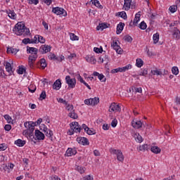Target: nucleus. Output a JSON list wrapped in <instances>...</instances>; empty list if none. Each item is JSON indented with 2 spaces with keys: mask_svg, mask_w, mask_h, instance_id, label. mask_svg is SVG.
Listing matches in <instances>:
<instances>
[{
  "mask_svg": "<svg viewBox=\"0 0 180 180\" xmlns=\"http://www.w3.org/2000/svg\"><path fill=\"white\" fill-rule=\"evenodd\" d=\"M151 74L153 75H160L161 77V75H162V72L161 71V69H155L151 70Z\"/></svg>",
  "mask_w": 180,
  "mask_h": 180,
  "instance_id": "72a5a7b5",
  "label": "nucleus"
},
{
  "mask_svg": "<svg viewBox=\"0 0 180 180\" xmlns=\"http://www.w3.org/2000/svg\"><path fill=\"white\" fill-rule=\"evenodd\" d=\"M124 40L125 41H128L129 43L133 41V38H131V37L127 35L124 37Z\"/></svg>",
  "mask_w": 180,
  "mask_h": 180,
  "instance_id": "bf43d9fd",
  "label": "nucleus"
},
{
  "mask_svg": "<svg viewBox=\"0 0 180 180\" xmlns=\"http://www.w3.org/2000/svg\"><path fill=\"white\" fill-rule=\"evenodd\" d=\"M48 58H49V60H56V61H57V60H58V57H56V54H54V53H50L48 56Z\"/></svg>",
  "mask_w": 180,
  "mask_h": 180,
  "instance_id": "de8ad7c7",
  "label": "nucleus"
},
{
  "mask_svg": "<svg viewBox=\"0 0 180 180\" xmlns=\"http://www.w3.org/2000/svg\"><path fill=\"white\" fill-rule=\"evenodd\" d=\"M172 72L174 75H178L179 74V69H178V67L174 66L172 68Z\"/></svg>",
  "mask_w": 180,
  "mask_h": 180,
  "instance_id": "49530a36",
  "label": "nucleus"
},
{
  "mask_svg": "<svg viewBox=\"0 0 180 180\" xmlns=\"http://www.w3.org/2000/svg\"><path fill=\"white\" fill-rule=\"evenodd\" d=\"M110 153H111V154L117 155V161H120V162H123V161H124V156L123 155V153L122 152V150L111 148L110 150Z\"/></svg>",
  "mask_w": 180,
  "mask_h": 180,
  "instance_id": "39448f33",
  "label": "nucleus"
},
{
  "mask_svg": "<svg viewBox=\"0 0 180 180\" xmlns=\"http://www.w3.org/2000/svg\"><path fill=\"white\" fill-rule=\"evenodd\" d=\"M81 131V127L78 124V122H73L70 124V129L69 130L70 136H72L74 133H79Z\"/></svg>",
  "mask_w": 180,
  "mask_h": 180,
  "instance_id": "20e7f679",
  "label": "nucleus"
},
{
  "mask_svg": "<svg viewBox=\"0 0 180 180\" xmlns=\"http://www.w3.org/2000/svg\"><path fill=\"white\" fill-rule=\"evenodd\" d=\"M94 51L95 53H96L97 54H99V53H102V51H103V49L102 48L99 49L98 47H94Z\"/></svg>",
  "mask_w": 180,
  "mask_h": 180,
  "instance_id": "680f3d73",
  "label": "nucleus"
},
{
  "mask_svg": "<svg viewBox=\"0 0 180 180\" xmlns=\"http://www.w3.org/2000/svg\"><path fill=\"white\" fill-rule=\"evenodd\" d=\"M39 63H40L41 68H42V70H44V68H46L47 67V63H46V59L41 58L40 60Z\"/></svg>",
  "mask_w": 180,
  "mask_h": 180,
  "instance_id": "c9c22d12",
  "label": "nucleus"
},
{
  "mask_svg": "<svg viewBox=\"0 0 180 180\" xmlns=\"http://www.w3.org/2000/svg\"><path fill=\"white\" fill-rule=\"evenodd\" d=\"M13 168H15V165L13 163H8L4 167V170L7 171V172L9 174L10 172H12V171H13Z\"/></svg>",
  "mask_w": 180,
  "mask_h": 180,
  "instance_id": "412c9836",
  "label": "nucleus"
},
{
  "mask_svg": "<svg viewBox=\"0 0 180 180\" xmlns=\"http://www.w3.org/2000/svg\"><path fill=\"white\" fill-rule=\"evenodd\" d=\"M172 36L174 39H176V40H179L180 39V31L178 28L174 27L172 30Z\"/></svg>",
  "mask_w": 180,
  "mask_h": 180,
  "instance_id": "6ab92c4d",
  "label": "nucleus"
},
{
  "mask_svg": "<svg viewBox=\"0 0 180 180\" xmlns=\"http://www.w3.org/2000/svg\"><path fill=\"white\" fill-rule=\"evenodd\" d=\"M85 59L87 63H90V64H96V59L92 56H86Z\"/></svg>",
  "mask_w": 180,
  "mask_h": 180,
  "instance_id": "b1692460",
  "label": "nucleus"
},
{
  "mask_svg": "<svg viewBox=\"0 0 180 180\" xmlns=\"http://www.w3.org/2000/svg\"><path fill=\"white\" fill-rule=\"evenodd\" d=\"M69 35L70 37V40H72V41L79 40V37L78 36L75 35V34H74V33H70Z\"/></svg>",
  "mask_w": 180,
  "mask_h": 180,
  "instance_id": "e433bc0d",
  "label": "nucleus"
},
{
  "mask_svg": "<svg viewBox=\"0 0 180 180\" xmlns=\"http://www.w3.org/2000/svg\"><path fill=\"white\" fill-rule=\"evenodd\" d=\"M91 3L92 5H94V6H96V8H98L99 9H103V6L101 5V2L98 0H91Z\"/></svg>",
  "mask_w": 180,
  "mask_h": 180,
  "instance_id": "7c9ffc66",
  "label": "nucleus"
},
{
  "mask_svg": "<svg viewBox=\"0 0 180 180\" xmlns=\"http://www.w3.org/2000/svg\"><path fill=\"white\" fill-rule=\"evenodd\" d=\"M112 127H116L117 126V120L114 119L111 122Z\"/></svg>",
  "mask_w": 180,
  "mask_h": 180,
  "instance_id": "338daca9",
  "label": "nucleus"
},
{
  "mask_svg": "<svg viewBox=\"0 0 180 180\" xmlns=\"http://www.w3.org/2000/svg\"><path fill=\"white\" fill-rule=\"evenodd\" d=\"M119 40L114 39L111 44V47L116 51L117 54H122L123 53V49L119 45Z\"/></svg>",
  "mask_w": 180,
  "mask_h": 180,
  "instance_id": "423d86ee",
  "label": "nucleus"
},
{
  "mask_svg": "<svg viewBox=\"0 0 180 180\" xmlns=\"http://www.w3.org/2000/svg\"><path fill=\"white\" fill-rule=\"evenodd\" d=\"M29 5H37L39 4V0H27Z\"/></svg>",
  "mask_w": 180,
  "mask_h": 180,
  "instance_id": "6e6d98bb",
  "label": "nucleus"
},
{
  "mask_svg": "<svg viewBox=\"0 0 180 180\" xmlns=\"http://www.w3.org/2000/svg\"><path fill=\"white\" fill-rule=\"evenodd\" d=\"M18 51H19V49H15V48H12V47L7 48L8 54L16 55V54H18Z\"/></svg>",
  "mask_w": 180,
  "mask_h": 180,
  "instance_id": "cd10ccee",
  "label": "nucleus"
},
{
  "mask_svg": "<svg viewBox=\"0 0 180 180\" xmlns=\"http://www.w3.org/2000/svg\"><path fill=\"white\" fill-rule=\"evenodd\" d=\"M122 68V72H126V71H129V70H131L132 65L131 64H128L126 66H124Z\"/></svg>",
  "mask_w": 180,
  "mask_h": 180,
  "instance_id": "a18cd8bd",
  "label": "nucleus"
},
{
  "mask_svg": "<svg viewBox=\"0 0 180 180\" xmlns=\"http://www.w3.org/2000/svg\"><path fill=\"white\" fill-rule=\"evenodd\" d=\"M150 151L153 153V154H160V153H161V148L158 146H152L150 148Z\"/></svg>",
  "mask_w": 180,
  "mask_h": 180,
  "instance_id": "2f4dec72",
  "label": "nucleus"
},
{
  "mask_svg": "<svg viewBox=\"0 0 180 180\" xmlns=\"http://www.w3.org/2000/svg\"><path fill=\"white\" fill-rule=\"evenodd\" d=\"M14 144L17 146V147H24L26 144V141L22 139H17L15 141Z\"/></svg>",
  "mask_w": 180,
  "mask_h": 180,
  "instance_id": "4be33fe9",
  "label": "nucleus"
},
{
  "mask_svg": "<svg viewBox=\"0 0 180 180\" xmlns=\"http://www.w3.org/2000/svg\"><path fill=\"white\" fill-rule=\"evenodd\" d=\"M76 170L79 172V174H85L86 168L82 166H77Z\"/></svg>",
  "mask_w": 180,
  "mask_h": 180,
  "instance_id": "ea45409f",
  "label": "nucleus"
},
{
  "mask_svg": "<svg viewBox=\"0 0 180 180\" xmlns=\"http://www.w3.org/2000/svg\"><path fill=\"white\" fill-rule=\"evenodd\" d=\"M123 29H124V23L120 22L117 25V31H116L117 34H120V33L123 32Z\"/></svg>",
  "mask_w": 180,
  "mask_h": 180,
  "instance_id": "393cba45",
  "label": "nucleus"
},
{
  "mask_svg": "<svg viewBox=\"0 0 180 180\" xmlns=\"http://www.w3.org/2000/svg\"><path fill=\"white\" fill-rule=\"evenodd\" d=\"M25 71H26V70L25 69V67H23L22 65V66H20L17 72L18 74H19L20 75H22L23 72H25Z\"/></svg>",
  "mask_w": 180,
  "mask_h": 180,
  "instance_id": "09e8293b",
  "label": "nucleus"
},
{
  "mask_svg": "<svg viewBox=\"0 0 180 180\" xmlns=\"http://www.w3.org/2000/svg\"><path fill=\"white\" fill-rule=\"evenodd\" d=\"M22 43L23 44H32V39L29 38H25L24 39H22Z\"/></svg>",
  "mask_w": 180,
  "mask_h": 180,
  "instance_id": "5fc2aeb1",
  "label": "nucleus"
},
{
  "mask_svg": "<svg viewBox=\"0 0 180 180\" xmlns=\"http://www.w3.org/2000/svg\"><path fill=\"white\" fill-rule=\"evenodd\" d=\"M93 75L94 77H98L99 81H101V82H106V77H105V75H103V74H99V72H94L93 73Z\"/></svg>",
  "mask_w": 180,
  "mask_h": 180,
  "instance_id": "a211bd4d",
  "label": "nucleus"
},
{
  "mask_svg": "<svg viewBox=\"0 0 180 180\" xmlns=\"http://www.w3.org/2000/svg\"><path fill=\"white\" fill-rule=\"evenodd\" d=\"M8 148V146H6V144L1 143L0 144V151H5Z\"/></svg>",
  "mask_w": 180,
  "mask_h": 180,
  "instance_id": "e2e57ef3",
  "label": "nucleus"
},
{
  "mask_svg": "<svg viewBox=\"0 0 180 180\" xmlns=\"http://www.w3.org/2000/svg\"><path fill=\"white\" fill-rule=\"evenodd\" d=\"M147 148H148V145L143 144L142 146H140L138 148L139 151H146L147 150Z\"/></svg>",
  "mask_w": 180,
  "mask_h": 180,
  "instance_id": "c03bdc74",
  "label": "nucleus"
},
{
  "mask_svg": "<svg viewBox=\"0 0 180 180\" xmlns=\"http://www.w3.org/2000/svg\"><path fill=\"white\" fill-rule=\"evenodd\" d=\"M178 9V7L176 6H171L169 8V10L170 11V12L172 13H175V12H176Z\"/></svg>",
  "mask_w": 180,
  "mask_h": 180,
  "instance_id": "603ef678",
  "label": "nucleus"
},
{
  "mask_svg": "<svg viewBox=\"0 0 180 180\" xmlns=\"http://www.w3.org/2000/svg\"><path fill=\"white\" fill-rule=\"evenodd\" d=\"M43 131L45 133L46 137H53V131L50 130L46 127H44Z\"/></svg>",
  "mask_w": 180,
  "mask_h": 180,
  "instance_id": "bb28decb",
  "label": "nucleus"
},
{
  "mask_svg": "<svg viewBox=\"0 0 180 180\" xmlns=\"http://www.w3.org/2000/svg\"><path fill=\"white\" fill-rule=\"evenodd\" d=\"M122 110V108L119 106L118 104L116 103H112L109 107L108 112H110L111 113H116V112H120Z\"/></svg>",
  "mask_w": 180,
  "mask_h": 180,
  "instance_id": "1a4fd4ad",
  "label": "nucleus"
},
{
  "mask_svg": "<svg viewBox=\"0 0 180 180\" xmlns=\"http://www.w3.org/2000/svg\"><path fill=\"white\" fill-rule=\"evenodd\" d=\"M12 129V126L11 124H6L4 127V130H6V131H10Z\"/></svg>",
  "mask_w": 180,
  "mask_h": 180,
  "instance_id": "69168bd1",
  "label": "nucleus"
},
{
  "mask_svg": "<svg viewBox=\"0 0 180 180\" xmlns=\"http://www.w3.org/2000/svg\"><path fill=\"white\" fill-rule=\"evenodd\" d=\"M135 65L138 68H141L144 65V61L141 58H136Z\"/></svg>",
  "mask_w": 180,
  "mask_h": 180,
  "instance_id": "c756f323",
  "label": "nucleus"
},
{
  "mask_svg": "<svg viewBox=\"0 0 180 180\" xmlns=\"http://www.w3.org/2000/svg\"><path fill=\"white\" fill-rule=\"evenodd\" d=\"M119 16L124 19V20H126L127 19V14L124 11H121L119 13Z\"/></svg>",
  "mask_w": 180,
  "mask_h": 180,
  "instance_id": "3c124183",
  "label": "nucleus"
},
{
  "mask_svg": "<svg viewBox=\"0 0 180 180\" xmlns=\"http://www.w3.org/2000/svg\"><path fill=\"white\" fill-rule=\"evenodd\" d=\"M153 44H157V43L160 41V34H158V32L154 34L153 36Z\"/></svg>",
  "mask_w": 180,
  "mask_h": 180,
  "instance_id": "f704fd0d",
  "label": "nucleus"
},
{
  "mask_svg": "<svg viewBox=\"0 0 180 180\" xmlns=\"http://www.w3.org/2000/svg\"><path fill=\"white\" fill-rule=\"evenodd\" d=\"M24 126L28 130H34V126H36V123L33 122H27L24 123Z\"/></svg>",
  "mask_w": 180,
  "mask_h": 180,
  "instance_id": "2eb2a0df",
  "label": "nucleus"
},
{
  "mask_svg": "<svg viewBox=\"0 0 180 180\" xmlns=\"http://www.w3.org/2000/svg\"><path fill=\"white\" fill-rule=\"evenodd\" d=\"M52 86L53 89L60 91L61 89V80L60 79H56Z\"/></svg>",
  "mask_w": 180,
  "mask_h": 180,
  "instance_id": "dca6fc26",
  "label": "nucleus"
},
{
  "mask_svg": "<svg viewBox=\"0 0 180 180\" xmlns=\"http://www.w3.org/2000/svg\"><path fill=\"white\" fill-rule=\"evenodd\" d=\"M4 117L7 123H13V120H12V117L9 115H5Z\"/></svg>",
  "mask_w": 180,
  "mask_h": 180,
  "instance_id": "37998d69",
  "label": "nucleus"
},
{
  "mask_svg": "<svg viewBox=\"0 0 180 180\" xmlns=\"http://www.w3.org/2000/svg\"><path fill=\"white\" fill-rule=\"evenodd\" d=\"M148 74V70L147 69H141L139 72V75L141 77H146Z\"/></svg>",
  "mask_w": 180,
  "mask_h": 180,
  "instance_id": "79ce46f5",
  "label": "nucleus"
},
{
  "mask_svg": "<svg viewBox=\"0 0 180 180\" xmlns=\"http://www.w3.org/2000/svg\"><path fill=\"white\" fill-rule=\"evenodd\" d=\"M98 102L99 98L98 97L90 98L84 100V104L88 106H96V105H98Z\"/></svg>",
  "mask_w": 180,
  "mask_h": 180,
  "instance_id": "0eeeda50",
  "label": "nucleus"
},
{
  "mask_svg": "<svg viewBox=\"0 0 180 180\" xmlns=\"http://www.w3.org/2000/svg\"><path fill=\"white\" fill-rule=\"evenodd\" d=\"M110 128V126H109V124H104L103 125V130H109Z\"/></svg>",
  "mask_w": 180,
  "mask_h": 180,
  "instance_id": "774afa93",
  "label": "nucleus"
},
{
  "mask_svg": "<svg viewBox=\"0 0 180 180\" xmlns=\"http://www.w3.org/2000/svg\"><path fill=\"white\" fill-rule=\"evenodd\" d=\"M82 128L84 129V131H86L87 133V134H89V135L94 134V131H92V129H90L89 127H88V126H86V124H83L82 125Z\"/></svg>",
  "mask_w": 180,
  "mask_h": 180,
  "instance_id": "c85d7f7f",
  "label": "nucleus"
},
{
  "mask_svg": "<svg viewBox=\"0 0 180 180\" xmlns=\"http://www.w3.org/2000/svg\"><path fill=\"white\" fill-rule=\"evenodd\" d=\"M131 6V0H124V11H129Z\"/></svg>",
  "mask_w": 180,
  "mask_h": 180,
  "instance_id": "aec40b11",
  "label": "nucleus"
},
{
  "mask_svg": "<svg viewBox=\"0 0 180 180\" xmlns=\"http://www.w3.org/2000/svg\"><path fill=\"white\" fill-rule=\"evenodd\" d=\"M108 23L106 22H102L100 23L97 27H96V30H105V29H108Z\"/></svg>",
  "mask_w": 180,
  "mask_h": 180,
  "instance_id": "a878e982",
  "label": "nucleus"
},
{
  "mask_svg": "<svg viewBox=\"0 0 180 180\" xmlns=\"http://www.w3.org/2000/svg\"><path fill=\"white\" fill-rule=\"evenodd\" d=\"M67 110H68L69 113H70V112H73L74 111V105H68L66 107Z\"/></svg>",
  "mask_w": 180,
  "mask_h": 180,
  "instance_id": "052dcab7",
  "label": "nucleus"
},
{
  "mask_svg": "<svg viewBox=\"0 0 180 180\" xmlns=\"http://www.w3.org/2000/svg\"><path fill=\"white\" fill-rule=\"evenodd\" d=\"M139 28L141 30H146V29H147V24L146 22H144V21H142L140 24H139Z\"/></svg>",
  "mask_w": 180,
  "mask_h": 180,
  "instance_id": "8fccbe9b",
  "label": "nucleus"
},
{
  "mask_svg": "<svg viewBox=\"0 0 180 180\" xmlns=\"http://www.w3.org/2000/svg\"><path fill=\"white\" fill-rule=\"evenodd\" d=\"M77 141L82 146H89V141L85 137H78Z\"/></svg>",
  "mask_w": 180,
  "mask_h": 180,
  "instance_id": "ddd939ff",
  "label": "nucleus"
},
{
  "mask_svg": "<svg viewBox=\"0 0 180 180\" xmlns=\"http://www.w3.org/2000/svg\"><path fill=\"white\" fill-rule=\"evenodd\" d=\"M69 117H71V119H78V114L73 110L69 112Z\"/></svg>",
  "mask_w": 180,
  "mask_h": 180,
  "instance_id": "58836bf2",
  "label": "nucleus"
},
{
  "mask_svg": "<svg viewBox=\"0 0 180 180\" xmlns=\"http://www.w3.org/2000/svg\"><path fill=\"white\" fill-rule=\"evenodd\" d=\"M52 12L56 15H62V16H67V11H65L63 8L54 7L52 8Z\"/></svg>",
  "mask_w": 180,
  "mask_h": 180,
  "instance_id": "6e6552de",
  "label": "nucleus"
},
{
  "mask_svg": "<svg viewBox=\"0 0 180 180\" xmlns=\"http://www.w3.org/2000/svg\"><path fill=\"white\" fill-rule=\"evenodd\" d=\"M32 44H39V34H37L31 39Z\"/></svg>",
  "mask_w": 180,
  "mask_h": 180,
  "instance_id": "a19ab883",
  "label": "nucleus"
},
{
  "mask_svg": "<svg viewBox=\"0 0 180 180\" xmlns=\"http://www.w3.org/2000/svg\"><path fill=\"white\" fill-rule=\"evenodd\" d=\"M77 155V148H68L65 152V157H72L73 155Z\"/></svg>",
  "mask_w": 180,
  "mask_h": 180,
  "instance_id": "9b49d317",
  "label": "nucleus"
},
{
  "mask_svg": "<svg viewBox=\"0 0 180 180\" xmlns=\"http://www.w3.org/2000/svg\"><path fill=\"white\" fill-rule=\"evenodd\" d=\"M6 70L7 72H8L9 75H12V74H13V68H12V64H11V63H6Z\"/></svg>",
  "mask_w": 180,
  "mask_h": 180,
  "instance_id": "5701e85b",
  "label": "nucleus"
},
{
  "mask_svg": "<svg viewBox=\"0 0 180 180\" xmlns=\"http://www.w3.org/2000/svg\"><path fill=\"white\" fill-rule=\"evenodd\" d=\"M13 32L17 36H29L30 34V30L26 27L25 23L18 22L13 29Z\"/></svg>",
  "mask_w": 180,
  "mask_h": 180,
  "instance_id": "f03ea898",
  "label": "nucleus"
},
{
  "mask_svg": "<svg viewBox=\"0 0 180 180\" xmlns=\"http://www.w3.org/2000/svg\"><path fill=\"white\" fill-rule=\"evenodd\" d=\"M134 137L137 143H143V137L141 136L140 134L135 133Z\"/></svg>",
  "mask_w": 180,
  "mask_h": 180,
  "instance_id": "473e14b6",
  "label": "nucleus"
},
{
  "mask_svg": "<svg viewBox=\"0 0 180 180\" xmlns=\"http://www.w3.org/2000/svg\"><path fill=\"white\" fill-rule=\"evenodd\" d=\"M6 13H7L8 18H10V19H12L13 20H15V19H16L18 16L15 11L11 9L6 10Z\"/></svg>",
  "mask_w": 180,
  "mask_h": 180,
  "instance_id": "4468645a",
  "label": "nucleus"
},
{
  "mask_svg": "<svg viewBox=\"0 0 180 180\" xmlns=\"http://www.w3.org/2000/svg\"><path fill=\"white\" fill-rule=\"evenodd\" d=\"M29 91L31 92V94H34V92L36 91V86L30 85L28 87Z\"/></svg>",
  "mask_w": 180,
  "mask_h": 180,
  "instance_id": "13d9d810",
  "label": "nucleus"
},
{
  "mask_svg": "<svg viewBox=\"0 0 180 180\" xmlns=\"http://www.w3.org/2000/svg\"><path fill=\"white\" fill-rule=\"evenodd\" d=\"M39 51H41V54H47V53L51 51V46L46 44L41 45L39 48Z\"/></svg>",
  "mask_w": 180,
  "mask_h": 180,
  "instance_id": "9d476101",
  "label": "nucleus"
},
{
  "mask_svg": "<svg viewBox=\"0 0 180 180\" xmlns=\"http://www.w3.org/2000/svg\"><path fill=\"white\" fill-rule=\"evenodd\" d=\"M37 53H39V49L37 48L27 46V54H30L28 57V65L31 68H34V63H36V60L39 57Z\"/></svg>",
  "mask_w": 180,
  "mask_h": 180,
  "instance_id": "f257e3e1",
  "label": "nucleus"
},
{
  "mask_svg": "<svg viewBox=\"0 0 180 180\" xmlns=\"http://www.w3.org/2000/svg\"><path fill=\"white\" fill-rule=\"evenodd\" d=\"M131 125L134 127V129H140L141 126H143V123H141V121L138 120H134L131 122Z\"/></svg>",
  "mask_w": 180,
  "mask_h": 180,
  "instance_id": "f3484780",
  "label": "nucleus"
},
{
  "mask_svg": "<svg viewBox=\"0 0 180 180\" xmlns=\"http://www.w3.org/2000/svg\"><path fill=\"white\" fill-rule=\"evenodd\" d=\"M47 95L46 94V91H42L40 96H39V98L41 101H43L44 99H46Z\"/></svg>",
  "mask_w": 180,
  "mask_h": 180,
  "instance_id": "4d7b16f0",
  "label": "nucleus"
},
{
  "mask_svg": "<svg viewBox=\"0 0 180 180\" xmlns=\"http://www.w3.org/2000/svg\"><path fill=\"white\" fill-rule=\"evenodd\" d=\"M82 180H94V176L91 175H86L82 178Z\"/></svg>",
  "mask_w": 180,
  "mask_h": 180,
  "instance_id": "0e129e2a",
  "label": "nucleus"
},
{
  "mask_svg": "<svg viewBox=\"0 0 180 180\" xmlns=\"http://www.w3.org/2000/svg\"><path fill=\"white\" fill-rule=\"evenodd\" d=\"M38 43L44 44V43H46V39H44V37H41V35H38Z\"/></svg>",
  "mask_w": 180,
  "mask_h": 180,
  "instance_id": "864d4df0",
  "label": "nucleus"
},
{
  "mask_svg": "<svg viewBox=\"0 0 180 180\" xmlns=\"http://www.w3.org/2000/svg\"><path fill=\"white\" fill-rule=\"evenodd\" d=\"M34 136H35L36 140H39V141L44 140V139L46 138V136H44V134H43V132L40 131V130L39 129L35 130Z\"/></svg>",
  "mask_w": 180,
  "mask_h": 180,
  "instance_id": "f8f14e48",
  "label": "nucleus"
},
{
  "mask_svg": "<svg viewBox=\"0 0 180 180\" xmlns=\"http://www.w3.org/2000/svg\"><path fill=\"white\" fill-rule=\"evenodd\" d=\"M65 79L68 86V89H74L75 88L77 85V79L75 78H71V76L67 75Z\"/></svg>",
  "mask_w": 180,
  "mask_h": 180,
  "instance_id": "7ed1b4c3",
  "label": "nucleus"
},
{
  "mask_svg": "<svg viewBox=\"0 0 180 180\" xmlns=\"http://www.w3.org/2000/svg\"><path fill=\"white\" fill-rule=\"evenodd\" d=\"M141 16V15H140V13H136L135 15V18L134 19V25H137V23H139L140 22Z\"/></svg>",
  "mask_w": 180,
  "mask_h": 180,
  "instance_id": "4c0bfd02",
  "label": "nucleus"
}]
</instances>
